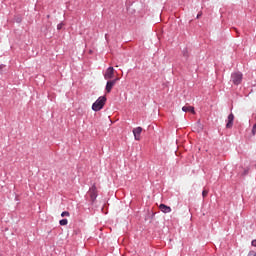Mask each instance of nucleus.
Masks as SVG:
<instances>
[{
    "label": "nucleus",
    "mask_w": 256,
    "mask_h": 256,
    "mask_svg": "<svg viewBox=\"0 0 256 256\" xmlns=\"http://www.w3.org/2000/svg\"><path fill=\"white\" fill-rule=\"evenodd\" d=\"M105 103H107V97L100 96L92 105L93 111H101L103 107H105Z\"/></svg>",
    "instance_id": "obj_1"
},
{
    "label": "nucleus",
    "mask_w": 256,
    "mask_h": 256,
    "mask_svg": "<svg viewBox=\"0 0 256 256\" xmlns=\"http://www.w3.org/2000/svg\"><path fill=\"white\" fill-rule=\"evenodd\" d=\"M232 83L234 85H241V81H243V74L241 72H236L231 75Z\"/></svg>",
    "instance_id": "obj_2"
},
{
    "label": "nucleus",
    "mask_w": 256,
    "mask_h": 256,
    "mask_svg": "<svg viewBox=\"0 0 256 256\" xmlns=\"http://www.w3.org/2000/svg\"><path fill=\"white\" fill-rule=\"evenodd\" d=\"M141 133H143L142 127H136L133 129V135H134L135 141H141Z\"/></svg>",
    "instance_id": "obj_3"
},
{
    "label": "nucleus",
    "mask_w": 256,
    "mask_h": 256,
    "mask_svg": "<svg viewBox=\"0 0 256 256\" xmlns=\"http://www.w3.org/2000/svg\"><path fill=\"white\" fill-rule=\"evenodd\" d=\"M114 75H115V68L109 67V68H107V70L104 74V79H106V80L113 79Z\"/></svg>",
    "instance_id": "obj_4"
},
{
    "label": "nucleus",
    "mask_w": 256,
    "mask_h": 256,
    "mask_svg": "<svg viewBox=\"0 0 256 256\" xmlns=\"http://www.w3.org/2000/svg\"><path fill=\"white\" fill-rule=\"evenodd\" d=\"M91 201L94 202L97 199V186L95 184L89 190Z\"/></svg>",
    "instance_id": "obj_5"
},
{
    "label": "nucleus",
    "mask_w": 256,
    "mask_h": 256,
    "mask_svg": "<svg viewBox=\"0 0 256 256\" xmlns=\"http://www.w3.org/2000/svg\"><path fill=\"white\" fill-rule=\"evenodd\" d=\"M115 83H117V80H110L106 83V93H109L115 87Z\"/></svg>",
    "instance_id": "obj_6"
},
{
    "label": "nucleus",
    "mask_w": 256,
    "mask_h": 256,
    "mask_svg": "<svg viewBox=\"0 0 256 256\" xmlns=\"http://www.w3.org/2000/svg\"><path fill=\"white\" fill-rule=\"evenodd\" d=\"M235 120V116L233 115V113L229 114L228 116V122L226 124V128L227 129H231V127H233V121Z\"/></svg>",
    "instance_id": "obj_7"
},
{
    "label": "nucleus",
    "mask_w": 256,
    "mask_h": 256,
    "mask_svg": "<svg viewBox=\"0 0 256 256\" xmlns=\"http://www.w3.org/2000/svg\"><path fill=\"white\" fill-rule=\"evenodd\" d=\"M182 111H184V113H192V115H195V107L193 106H183Z\"/></svg>",
    "instance_id": "obj_8"
},
{
    "label": "nucleus",
    "mask_w": 256,
    "mask_h": 256,
    "mask_svg": "<svg viewBox=\"0 0 256 256\" xmlns=\"http://www.w3.org/2000/svg\"><path fill=\"white\" fill-rule=\"evenodd\" d=\"M159 209H160V211H162V213H171V207H169L165 204H160Z\"/></svg>",
    "instance_id": "obj_9"
},
{
    "label": "nucleus",
    "mask_w": 256,
    "mask_h": 256,
    "mask_svg": "<svg viewBox=\"0 0 256 256\" xmlns=\"http://www.w3.org/2000/svg\"><path fill=\"white\" fill-rule=\"evenodd\" d=\"M59 223H60V225L65 226L69 223V221L67 219H62L59 221Z\"/></svg>",
    "instance_id": "obj_10"
},
{
    "label": "nucleus",
    "mask_w": 256,
    "mask_h": 256,
    "mask_svg": "<svg viewBox=\"0 0 256 256\" xmlns=\"http://www.w3.org/2000/svg\"><path fill=\"white\" fill-rule=\"evenodd\" d=\"M69 212H67V211H64V212H62L61 213V217H69Z\"/></svg>",
    "instance_id": "obj_11"
},
{
    "label": "nucleus",
    "mask_w": 256,
    "mask_h": 256,
    "mask_svg": "<svg viewBox=\"0 0 256 256\" xmlns=\"http://www.w3.org/2000/svg\"><path fill=\"white\" fill-rule=\"evenodd\" d=\"M207 195H209V191L208 190H203L202 191V196L207 197Z\"/></svg>",
    "instance_id": "obj_12"
},
{
    "label": "nucleus",
    "mask_w": 256,
    "mask_h": 256,
    "mask_svg": "<svg viewBox=\"0 0 256 256\" xmlns=\"http://www.w3.org/2000/svg\"><path fill=\"white\" fill-rule=\"evenodd\" d=\"M183 55H184V57H189V52L187 51V49H184L183 50Z\"/></svg>",
    "instance_id": "obj_13"
},
{
    "label": "nucleus",
    "mask_w": 256,
    "mask_h": 256,
    "mask_svg": "<svg viewBox=\"0 0 256 256\" xmlns=\"http://www.w3.org/2000/svg\"><path fill=\"white\" fill-rule=\"evenodd\" d=\"M57 29H58V31H61V29H63V23L58 24Z\"/></svg>",
    "instance_id": "obj_14"
},
{
    "label": "nucleus",
    "mask_w": 256,
    "mask_h": 256,
    "mask_svg": "<svg viewBox=\"0 0 256 256\" xmlns=\"http://www.w3.org/2000/svg\"><path fill=\"white\" fill-rule=\"evenodd\" d=\"M252 135H256V123H255V125L252 128Z\"/></svg>",
    "instance_id": "obj_15"
},
{
    "label": "nucleus",
    "mask_w": 256,
    "mask_h": 256,
    "mask_svg": "<svg viewBox=\"0 0 256 256\" xmlns=\"http://www.w3.org/2000/svg\"><path fill=\"white\" fill-rule=\"evenodd\" d=\"M247 256H256V253H255V251H251V252L248 253Z\"/></svg>",
    "instance_id": "obj_16"
},
{
    "label": "nucleus",
    "mask_w": 256,
    "mask_h": 256,
    "mask_svg": "<svg viewBox=\"0 0 256 256\" xmlns=\"http://www.w3.org/2000/svg\"><path fill=\"white\" fill-rule=\"evenodd\" d=\"M252 246H253V247H256V240H253V241H252Z\"/></svg>",
    "instance_id": "obj_17"
},
{
    "label": "nucleus",
    "mask_w": 256,
    "mask_h": 256,
    "mask_svg": "<svg viewBox=\"0 0 256 256\" xmlns=\"http://www.w3.org/2000/svg\"><path fill=\"white\" fill-rule=\"evenodd\" d=\"M201 15H203V13L199 12L197 15V19H199V17H201Z\"/></svg>",
    "instance_id": "obj_18"
},
{
    "label": "nucleus",
    "mask_w": 256,
    "mask_h": 256,
    "mask_svg": "<svg viewBox=\"0 0 256 256\" xmlns=\"http://www.w3.org/2000/svg\"><path fill=\"white\" fill-rule=\"evenodd\" d=\"M114 81L118 82V81H119V78H115Z\"/></svg>",
    "instance_id": "obj_19"
}]
</instances>
